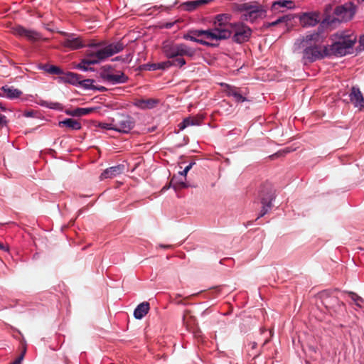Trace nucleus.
<instances>
[{
    "instance_id": "1",
    "label": "nucleus",
    "mask_w": 364,
    "mask_h": 364,
    "mask_svg": "<svg viewBox=\"0 0 364 364\" xmlns=\"http://www.w3.org/2000/svg\"><path fill=\"white\" fill-rule=\"evenodd\" d=\"M325 38L322 32L314 31L296 41L294 49L303 48L302 61L304 64L329 56L327 46L323 44Z\"/></svg>"
},
{
    "instance_id": "2",
    "label": "nucleus",
    "mask_w": 364,
    "mask_h": 364,
    "mask_svg": "<svg viewBox=\"0 0 364 364\" xmlns=\"http://www.w3.org/2000/svg\"><path fill=\"white\" fill-rule=\"evenodd\" d=\"M161 48L164 55L171 60L160 62V70H166L172 66L181 68L186 64L184 56L194 59L198 51L197 48L191 47L184 43L173 41H164Z\"/></svg>"
},
{
    "instance_id": "3",
    "label": "nucleus",
    "mask_w": 364,
    "mask_h": 364,
    "mask_svg": "<svg viewBox=\"0 0 364 364\" xmlns=\"http://www.w3.org/2000/svg\"><path fill=\"white\" fill-rule=\"evenodd\" d=\"M101 45V43L90 45L91 49L87 50V56L91 58L92 60L86 62L87 65L98 64L114 54L122 51L124 48V45L120 41L110 43L102 48H97Z\"/></svg>"
},
{
    "instance_id": "4",
    "label": "nucleus",
    "mask_w": 364,
    "mask_h": 364,
    "mask_svg": "<svg viewBox=\"0 0 364 364\" xmlns=\"http://www.w3.org/2000/svg\"><path fill=\"white\" fill-rule=\"evenodd\" d=\"M334 36L336 42L331 46H327V52L329 53V56H344L350 53V50L352 49L357 41L356 36L353 33L341 31L335 34Z\"/></svg>"
},
{
    "instance_id": "5",
    "label": "nucleus",
    "mask_w": 364,
    "mask_h": 364,
    "mask_svg": "<svg viewBox=\"0 0 364 364\" xmlns=\"http://www.w3.org/2000/svg\"><path fill=\"white\" fill-rule=\"evenodd\" d=\"M240 11L244 12L242 15V20L251 23L257 19L264 18L267 15V10L264 6L255 2L241 4Z\"/></svg>"
},
{
    "instance_id": "6",
    "label": "nucleus",
    "mask_w": 364,
    "mask_h": 364,
    "mask_svg": "<svg viewBox=\"0 0 364 364\" xmlns=\"http://www.w3.org/2000/svg\"><path fill=\"white\" fill-rule=\"evenodd\" d=\"M259 196L262 207L257 219L267 214L272 207V201L274 199L275 193L272 184L269 183H264L261 187Z\"/></svg>"
},
{
    "instance_id": "7",
    "label": "nucleus",
    "mask_w": 364,
    "mask_h": 364,
    "mask_svg": "<svg viewBox=\"0 0 364 364\" xmlns=\"http://www.w3.org/2000/svg\"><path fill=\"white\" fill-rule=\"evenodd\" d=\"M112 67L111 65H105L101 68L100 73V78L111 85L123 84L127 82L129 77L122 72L117 71L115 74L112 73Z\"/></svg>"
},
{
    "instance_id": "8",
    "label": "nucleus",
    "mask_w": 364,
    "mask_h": 364,
    "mask_svg": "<svg viewBox=\"0 0 364 364\" xmlns=\"http://www.w3.org/2000/svg\"><path fill=\"white\" fill-rule=\"evenodd\" d=\"M355 13V10L352 3L338 6L333 11L335 18L331 21V23H333L335 21L338 22L348 21L353 17Z\"/></svg>"
},
{
    "instance_id": "9",
    "label": "nucleus",
    "mask_w": 364,
    "mask_h": 364,
    "mask_svg": "<svg viewBox=\"0 0 364 364\" xmlns=\"http://www.w3.org/2000/svg\"><path fill=\"white\" fill-rule=\"evenodd\" d=\"M113 122L114 131L122 133H129L135 125L134 119L128 114H117L116 118H113Z\"/></svg>"
},
{
    "instance_id": "10",
    "label": "nucleus",
    "mask_w": 364,
    "mask_h": 364,
    "mask_svg": "<svg viewBox=\"0 0 364 364\" xmlns=\"http://www.w3.org/2000/svg\"><path fill=\"white\" fill-rule=\"evenodd\" d=\"M231 24H221L214 21V26L209 29V32L214 34L215 38H210V41H220L229 38L232 35Z\"/></svg>"
},
{
    "instance_id": "11",
    "label": "nucleus",
    "mask_w": 364,
    "mask_h": 364,
    "mask_svg": "<svg viewBox=\"0 0 364 364\" xmlns=\"http://www.w3.org/2000/svg\"><path fill=\"white\" fill-rule=\"evenodd\" d=\"M13 33L18 37L26 38L31 42H36L41 39V35L35 30L27 29L25 27L17 25L12 28Z\"/></svg>"
},
{
    "instance_id": "12",
    "label": "nucleus",
    "mask_w": 364,
    "mask_h": 364,
    "mask_svg": "<svg viewBox=\"0 0 364 364\" xmlns=\"http://www.w3.org/2000/svg\"><path fill=\"white\" fill-rule=\"evenodd\" d=\"M234 31L233 40L238 43L247 41L252 34V30L244 24L235 25Z\"/></svg>"
},
{
    "instance_id": "13",
    "label": "nucleus",
    "mask_w": 364,
    "mask_h": 364,
    "mask_svg": "<svg viewBox=\"0 0 364 364\" xmlns=\"http://www.w3.org/2000/svg\"><path fill=\"white\" fill-rule=\"evenodd\" d=\"M66 36L64 41L62 42V45L64 47L68 48L72 50H76L85 46L82 39L76 36L73 33H65Z\"/></svg>"
},
{
    "instance_id": "14",
    "label": "nucleus",
    "mask_w": 364,
    "mask_h": 364,
    "mask_svg": "<svg viewBox=\"0 0 364 364\" xmlns=\"http://www.w3.org/2000/svg\"><path fill=\"white\" fill-rule=\"evenodd\" d=\"M299 21L303 27L314 26L320 21V14L318 12L304 13L300 16Z\"/></svg>"
},
{
    "instance_id": "15",
    "label": "nucleus",
    "mask_w": 364,
    "mask_h": 364,
    "mask_svg": "<svg viewBox=\"0 0 364 364\" xmlns=\"http://www.w3.org/2000/svg\"><path fill=\"white\" fill-rule=\"evenodd\" d=\"M160 101L158 99H136L134 101L133 105L140 109H151L156 107Z\"/></svg>"
},
{
    "instance_id": "16",
    "label": "nucleus",
    "mask_w": 364,
    "mask_h": 364,
    "mask_svg": "<svg viewBox=\"0 0 364 364\" xmlns=\"http://www.w3.org/2000/svg\"><path fill=\"white\" fill-rule=\"evenodd\" d=\"M295 4L291 0H278L274 1L271 6V10L276 12H284L286 9H293Z\"/></svg>"
},
{
    "instance_id": "17",
    "label": "nucleus",
    "mask_w": 364,
    "mask_h": 364,
    "mask_svg": "<svg viewBox=\"0 0 364 364\" xmlns=\"http://www.w3.org/2000/svg\"><path fill=\"white\" fill-rule=\"evenodd\" d=\"M349 98L355 107L360 108L364 107V97L359 87L353 86L351 88Z\"/></svg>"
},
{
    "instance_id": "18",
    "label": "nucleus",
    "mask_w": 364,
    "mask_h": 364,
    "mask_svg": "<svg viewBox=\"0 0 364 364\" xmlns=\"http://www.w3.org/2000/svg\"><path fill=\"white\" fill-rule=\"evenodd\" d=\"M124 166L119 164L105 169L100 175V179H107L116 177L123 173Z\"/></svg>"
},
{
    "instance_id": "19",
    "label": "nucleus",
    "mask_w": 364,
    "mask_h": 364,
    "mask_svg": "<svg viewBox=\"0 0 364 364\" xmlns=\"http://www.w3.org/2000/svg\"><path fill=\"white\" fill-rule=\"evenodd\" d=\"M211 0H192V1H188L181 4V8L182 10L186 11H193L199 8L200 6H202L205 4H208L210 2Z\"/></svg>"
},
{
    "instance_id": "20",
    "label": "nucleus",
    "mask_w": 364,
    "mask_h": 364,
    "mask_svg": "<svg viewBox=\"0 0 364 364\" xmlns=\"http://www.w3.org/2000/svg\"><path fill=\"white\" fill-rule=\"evenodd\" d=\"M327 309H333L335 311H341L344 309V304L337 297L327 298L323 301Z\"/></svg>"
},
{
    "instance_id": "21",
    "label": "nucleus",
    "mask_w": 364,
    "mask_h": 364,
    "mask_svg": "<svg viewBox=\"0 0 364 364\" xmlns=\"http://www.w3.org/2000/svg\"><path fill=\"white\" fill-rule=\"evenodd\" d=\"M149 303L144 301L139 304L134 311V316L136 319H141L149 311Z\"/></svg>"
},
{
    "instance_id": "22",
    "label": "nucleus",
    "mask_w": 364,
    "mask_h": 364,
    "mask_svg": "<svg viewBox=\"0 0 364 364\" xmlns=\"http://www.w3.org/2000/svg\"><path fill=\"white\" fill-rule=\"evenodd\" d=\"M0 90H3L5 93L4 97H6L10 100L16 99L21 97L22 95V92L14 87H9L8 85H4L0 88Z\"/></svg>"
},
{
    "instance_id": "23",
    "label": "nucleus",
    "mask_w": 364,
    "mask_h": 364,
    "mask_svg": "<svg viewBox=\"0 0 364 364\" xmlns=\"http://www.w3.org/2000/svg\"><path fill=\"white\" fill-rule=\"evenodd\" d=\"M95 108L93 107H78L73 110H67V114L72 117H82L92 112Z\"/></svg>"
},
{
    "instance_id": "24",
    "label": "nucleus",
    "mask_w": 364,
    "mask_h": 364,
    "mask_svg": "<svg viewBox=\"0 0 364 364\" xmlns=\"http://www.w3.org/2000/svg\"><path fill=\"white\" fill-rule=\"evenodd\" d=\"M60 127H65L71 130H79L81 129V124L72 118L65 119L63 121L59 122Z\"/></svg>"
},
{
    "instance_id": "25",
    "label": "nucleus",
    "mask_w": 364,
    "mask_h": 364,
    "mask_svg": "<svg viewBox=\"0 0 364 364\" xmlns=\"http://www.w3.org/2000/svg\"><path fill=\"white\" fill-rule=\"evenodd\" d=\"M60 78L63 82H68L72 85L78 84L80 80L82 79L80 75L71 72L65 73L63 76L60 77Z\"/></svg>"
},
{
    "instance_id": "26",
    "label": "nucleus",
    "mask_w": 364,
    "mask_h": 364,
    "mask_svg": "<svg viewBox=\"0 0 364 364\" xmlns=\"http://www.w3.org/2000/svg\"><path fill=\"white\" fill-rule=\"evenodd\" d=\"M228 95L232 97L237 102H243L247 100L246 97L242 96L235 87L229 88Z\"/></svg>"
},
{
    "instance_id": "27",
    "label": "nucleus",
    "mask_w": 364,
    "mask_h": 364,
    "mask_svg": "<svg viewBox=\"0 0 364 364\" xmlns=\"http://www.w3.org/2000/svg\"><path fill=\"white\" fill-rule=\"evenodd\" d=\"M199 124L200 122L196 118L187 117L185 118L181 123L178 124V127L180 130H183L189 126L198 125Z\"/></svg>"
},
{
    "instance_id": "28",
    "label": "nucleus",
    "mask_w": 364,
    "mask_h": 364,
    "mask_svg": "<svg viewBox=\"0 0 364 364\" xmlns=\"http://www.w3.org/2000/svg\"><path fill=\"white\" fill-rule=\"evenodd\" d=\"M196 38L204 36L206 39L210 40V38H215V36L210 32L209 29L207 30H193L190 31Z\"/></svg>"
},
{
    "instance_id": "29",
    "label": "nucleus",
    "mask_w": 364,
    "mask_h": 364,
    "mask_svg": "<svg viewBox=\"0 0 364 364\" xmlns=\"http://www.w3.org/2000/svg\"><path fill=\"white\" fill-rule=\"evenodd\" d=\"M291 20V17L288 15L282 16L278 18L276 21L272 22H267L264 23V27L268 28L272 26L278 25L280 23L287 22Z\"/></svg>"
},
{
    "instance_id": "30",
    "label": "nucleus",
    "mask_w": 364,
    "mask_h": 364,
    "mask_svg": "<svg viewBox=\"0 0 364 364\" xmlns=\"http://www.w3.org/2000/svg\"><path fill=\"white\" fill-rule=\"evenodd\" d=\"M43 70L47 73L53 75H61L63 73V70L55 65H45L43 66Z\"/></svg>"
},
{
    "instance_id": "31",
    "label": "nucleus",
    "mask_w": 364,
    "mask_h": 364,
    "mask_svg": "<svg viewBox=\"0 0 364 364\" xmlns=\"http://www.w3.org/2000/svg\"><path fill=\"white\" fill-rule=\"evenodd\" d=\"M183 38L185 40H188V41H191L193 42H196V43H198L203 46H210V43H208L203 39H199V38H196L193 34L190 33V32L188 34L184 35Z\"/></svg>"
},
{
    "instance_id": "32",
    "label": "nucleus",
    "mask_w": 364,
    "mask_h": 364,
    "mask_svg": "<svg viewBox=\"0 0 364 364\" xmlns=\"http://www.w3.org/2000/svg\"><path fill=\"white\" fill-rule=\"evenodd\" d=\"M230 15L227 14H218L215 16V22L221 24H230Z\"/></svg>"
},
{
    "instance_id": "33",
    "label": "nucleus",
    "mask_w": 364,
    "mask_h": 364,
    "mask_svg": "<svg viewBox=\"0 0 364 364\" xmlns=\"http://www.w3.org/2000/svg\"><path fill=\"white\" fill-rule=\"evenodd\" d=\"M95 80L92 79H85V80H80L78 84L85 89L87 90H93V87L95 86L93 83Z\"/></svg>"
},
{
    "instance_id": "34",
    "label": "nucleus",
    "mask_w": 364,
    "mask_h": 364,
    "mask_svg": "<svg viewBox=\"0 0 364 364\" xmlns=\"http://www.w3.org/2000/svg\"><path fill=\"white\" fill-rule=\"evenodd\" d=\"M42 105L55 110H63V108L60 103L53 102H44Z\"/></svg>"
},
{
    "instance_id": "35",
    "label": "nucleus",
    "mask_w": 364,
    "mask_h": 364,
    "mask_svg": "<svg viewBox=\"0 0 364 364\" xmlns=\"http://www.w3.org/2000/svg\"><path fill=\"white\" fill-rule=\"evenodd\" d=\"M171 186H173V188H187L188 186L183 181H177L175 177H173L171 181Z\"/></svg>"
},
{
    "instance_id": "36",
    "label": "nucleus",
    "mask_w": 364,
    "mask_h": 364,
    "mask_svg": "<svg viewBox=\"0 0 364 364\" xmlns=\"http://www.w3.org/2000/svg\"><path fill=\"white\" fill-rule=\"evenodd\" d=\"M91 59V58H88L87 55H86V58L82 60V61L77 65V68L81 70H83V71H88V70H93V68H88L87 67V63H85V62H87V61H90Z\"/></svg>"
},
{
    "instance_id": "37",
    "label": "nucleus",
    "mask_w": 364,
    "mask_h": 364,
    "mask_svg": "<svg viewBox=\"0 0 364 364\" xmlns=\"http://www.w3.org/2000/svg\"><path fill=\"white\" fill-rule=\"evenodd\" d=\"M99 127L106 129V130H114V124L113 122V119H112L111 123H100Z\"/></svg>"
},
{
    "instance_id": "38",
    "label": "nucleus",
    "mask_w": 364,
    "mask_h": 364,
    "mask_svg": "<svg viewBox=\"0 0 364 364\" xmlns=\"http://www.w3.org/2000/svg\"><path fill=\"white\" fill-rule=\"evenodd\" d=\"M352 299L354 300L355 304L359 307H363V304H364V300L355 294H353Z\"/></svg>"
},
{
    "instance_id": "39",
    "label": "nucleus",
    "mask_w": 364,
    "mask_h": 364,
    "mask_svg": "<svg viewBox=\"0 0 364 364\" xmlns=\"http://www.w3.org/2000/svg\"><path fill=\"white\" fill-rule=\"evenodd\" d=\"M194 163H191L189 165H188L182 171L179 172L181 176L186 177L187 175V173L189 171V170L192 168V166Z\"/></svg>"
},
{
    "instance_id": "40",
    "label": "nucleus",
    "mask_w": 364,
    "mask_h": 364,
    "mask_svg": "<svg viewBox=\"0 0 364 364\" xmlns=\"http://www.w3.org/2000/svg\"><path fill=\"white\" fill-rule=\"evenodd\" d=\"M7 124V120L6 116L0 114V126L4 127Z\"/></svg>"
},
{
    "instance_id": "41",
    "label": "nucleus",
    "mask_w": 364,
    "mask_h": 364,
    "mask_svg": "<svg viewBox=\"0 0 364 364\" xmlns=\"http://www.w3.org/2000/svg\"><path fill=\"white\" fill-rule=\"evenodd\" d=\"M149 70H160L159 63H153V64L150 65Z\"/></svg>"
},
{
    "instance_id": "42",
    "label": "nucleus",
    "mask_w": 364,
    "mask_h": 364,
    "mask_svg": "<svg viewBox=\"0 0 364 364\" xmlns=\"http://www.w3.org/2000/svg\"><path fill=\"white\" fill-rule=\"evenodd\" d=\"M24 353H25V351L23 352L21 354V355L15 361H14L11 364H21V362L23 360V356H24Z\"/></svg>"
},
{
    "instance_id": "43",
    "label": "nucleus",
    "mask_w": 364,
    "mask_h": 364,
    "mask_svg": "<svg viewBox=\"0 0 364 364\" xmlns=\"http://www.w3.org/2000/svg\"><path fill=\"white\" fill-rule=\"evenodd\" d=\"M93 90H98L100 92L107 91V88L104 86H94Z\"/></svg>"
},
{
    "instance_id": "44",
    "label": "nucleus",
    "mask_w": 364,
    "mask_h": 364,
    "mask_svg": "<svg viewBox=\"0 0 364 364\" xmlns=\"http://www.w3.org/2000/svg\"><path fill=\"white\" fill-rule=\"evenodd\" d=\"M0 250H4L5 252L9 251L8 247H6L3 243L0 242Z\"/></svg>"
},
{
    "instance_id": "45",
    "label": "nucleus",
    "mask_w": 364,
    "mask_h": 364,
    "mask_svg": "<svg viewBox=\"0 0 364 364\" xmlns=\"http://www.w3.org/2000/svg\"><path fill=\"white\" fill-rule=\"evenodd\" d=\"M173 24V23H166L164 25V27H165L166 28H172Z\"/></svg>"
},
{
    "instance_id": "46",
    "label": "nucleus",
    "mask_w": 364,
    "mask_h": 364,
    "mask_svg": "<svg viewBox=\"0 0 364 364\" xmlns=\"http://www.w3.org/2000/svg\"><path fill=\"white\" fill-rule=\"evenodd\" d=\"M359 42H360V45L364 46V35H363L360 37Z\"/></svg>"
},
{
    "instance_id": "47",
    "label": "nucleus",
    "mask_w": 364,
    "mask_h": 364,
    "mask_svg": "<svg viewBox=\"0 0 364 364\" xmlns=\"http://www.w3.org/2000/svg\"><path fill=\"white\" fill-rule=\"evenodd\" d=\"M0 109L3 111H5L6 110V108L5 107H4L3 104L1 102H0Z\"/></svg>"
},
{
    "instance_id": "48",
    "label": "nucleus",
    "mask_w": 364,
    "mask_h": 364,
    "mask_svg": "<svg viewBox=\"0 0 364 364\" xmlns=\"http://www.w3.org/2000/svg\"><path fill=\"white\" fill-rule=\"evenodd\" d=\"M284 151L285 153H289V152H290V150L289 149H286L284 150Z\"/></svg>"
},
{
    "instance_id": "49",
    "label": "nucleus",
    "mask_w": 364,
    "mask_h": 364,
    "mask_svg": "<svg viewBox=\"0 0 364 364\" xmlns=\"http://www.w3.org/2000/svg\"><path fill=\"white\" fill-rule=\"evenodd\" d=\"M310 349L314 351V352H316V348H314V347H310Z\"/></svg>"
},
{
    "instance_id": "50",
    "label": "nucleus",
    "mask_w": 364,
    "mask_h": 364,
    "mask_svg": "<svg viewBox=\"0 0 364 364\" xmlns=\"http://www.w3.org/2000/svg\"><path fill=\"white\" fill-rule=\"evenodd\" d=\"M161 247H164V248H168V247H170V245H166V246H165V245H161Z\"/></svg>"
},
{
    "instance_id": "51",
    "label": "nucleus",
    "mask_w": 364,
    "mask_h": 364,
    "mask_svg": "<svg viewBox=\"0 0 364 364\" xmlns=\"http://www.w3.org/2000/svg\"><path fill=\"white\" fill-rule=\"evenodd\" d=\"M119 60V57H116L114 60Z\"/></svg>"
},
{
    "instance_id": "52",
    "label": "nucleus",
    "mask_w": 364,
    "mask_h": 364,
    "mask_svg": "<svg viewBox=\"0 0 364 364\" xmlns=\"http://www.w3.org/2000/svg\"><path fill=\"white\" fill-rule=\"evenodd\" d=\"M0 97H4V95L0 92Z\"/></svg>"
}]
</instances>
